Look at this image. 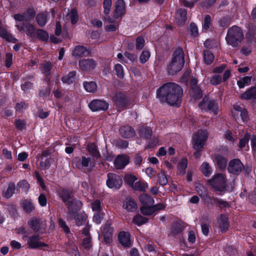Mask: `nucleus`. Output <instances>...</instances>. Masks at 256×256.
I'll return each instance as SVG.
<instances>
[{
    "instance_id": "obj_60",
    "label": "nucleus",
    "mask_w": 256,
    "mask_h": 256,
    "mask_svg": "<svg viewBox=\"0 0 256 256\" xmlns=\"http://www.w3.org/2000/svg\"><path fill=\"white\" fill-rule=\"evenodd\" d=\"M210 84L213 86H217L222 82V77L219 74H214L212 76L210 80Z\"/></svg>"
},
{
    "instance_id": "obj_48",
    "label": "nucleus",
    "mask_w": 256,
    "mask_h": 256,
    "mask_svg": "<svg viewBox=\"0 0 256 256\" xmlns=\"http://www.w3.org/2000/svg\"><path fill=\"white\" fill-rule=\"evenodd\" d=\"M114 144L119 148L125 149L128 148V142L126 140L121 138H118L114 140Z\"/></svg>"
},
{
    "instance_id": "obj_23",
    "label": "nucleus",
    "mask_w": 256,
    "mask_h": 256,
    "mask_svg": "<svg viewBox=\"0 0 256 256\" xmlns=\"http://www.w3.org/2000/svg\"><path fill=\"white\" fill-rule=\"evenodd\" d=\"M90 50L84 46L78 45L75 46L72 51V55L76 58H82L88 56Z\"/></svg>"
},
{
    "instance_id": "obj_62",
    "label": "nucleus",
    "mask_w": 256,
    "mask_h": 256,
    "mask_svg": "<svg viewBox=\"0 0 256 256\" xmlns=\"http://www.w3.org/2000/svg\"><path fill=\"white\" fill-rule=\"evenodd\" d=\"M26 121L24 120H20V118L15 120L14 124L16 128L20 130H23L26 127Z\"/></svg>"
},
{
    "instance_id": "obj_41",
    "label": "nucleus",
    "mask_w": 256,
    "mask_h": 256,
    "mask_svg": "<svg viewBox=\"0 0 256 256\" xmlns=\"http://www.w3.org/2000/svg\"><path fill=\"white\" fill-rule=\"evenodd\" d=\"M212 25L211 16L209 14L205 15L203 22H202V30L208 31Z\"/></svg>"
},
{
    "instance_id": "obj_32",
    "label": "nucleus",
    "mask_w": 256,
    "mask_h": 256,
    "mask_svg": "<svg viewBox=\"0 0 256 256\" xmlns=\"http://www.w3.org/2000/svg\"><path fill=\"white\" fill-rule=\"evenodd\" d=\"M241 98L244 100L256 99V87L252 86L242 94Z\"/></svg>"
},
{
    "instance_id": "obj_43",
    "label": "nucleus",
    "mask_w": 256,
    "mask_h": 256,
    "mask_svg": "<svg viewBox=\"0 0 256 256\" xmlns=\"http://www.w3.org/2000/svg\"><path fill=\"white\" fill-rule=\"evenodd\" d=\"M114 72L120 79H122L124 78V68L120 64H117L114 65Z\"/></svg>"
},
{
    "instance_id": "obj_17",
    "label": "nucleus",
    "mask_w": 256,
    "mask_h": 256,
    "mask_svg": "<svg viewBox=\"0 0 256 256\" xmlns=\"http://www.w3.org/2000/svg\"><path fill=\"white\" fill-rule=\"evenodd\" d=\"M86 149L89 154L93 158H100L101 156L98 150L97 144L94 142H90L88 143Z\"/></svg>"
},
{
    "instance_id": "obj_63",
    "label": "nucleus",
    "mask_w": 256,
    "mask_h": 256,
    "mask_svg": "<svg viewBox=\"0 0 256 256\" xmlns=\"http://www.w3.org/2000/svg\"><path fill=\"white\" fill-rule=\"evenodd\" d=\"M114 166L116 169L120 170L124 168L128 164V161H113Z\"/></svg>"
},
{
    "instance_id": "obj_53",
    "label": "nucleus",
    "mask_w": 256,
    "mask_h": 256,
    "mask_svg": "<svg viewBox=\"0 0 256 256\" xmlns=\"http://www.w3.org/2000/svg\"><path fill=\"white\" fill-rule=\"evenodd\" d=\"M70 22L72 24H75L77 23L78 20V16L76 9L72 8L69 14Z\"/></svg>"
},
{
    "instance_id": "obj_33",
    "label": "nucleus",
    "mask_w": 256,
    "mask_h": 256,
    "mask_svg": "<svg viewBox=\"0 0 256 256\" xmlns=\"http://www.w3.org/2000/svg\"><path fill=\"white\" fill-rule=\"evenodd\" d=\"M204 62L207 64L210 65L212 63L214 60V55L212 52L208 50H203Z\"/></svg>"
},
{
    "instance_id": "obj_59",
    "label": "nucleus",
    "mask_w": 256,
    "mask_h": 256,
    "mask_svg": "<svg viewBox=\"0 0 256 256\" xmlns=\"http://www.w3.org/2000/svg\"><path fill=\"white\" fill-rule=\"evenodd\" d=\"M147 222V219L140 214H137L133 218V222L138 226H140L145 224Z\"/></svg>"
},
{
    "instance_id": "obj_2",
    "label": "nucleus",
    "mask_w": 256,
    "mask_h": 256,
    "mask_svg": "<svg viewBox=\"0 0 256 256\" xmlns=\"http://www.w3.org/2000/svg\"><path fill=\"white\" fill-rule=\"evenodd\" d=\"M184 54L182 47L176 48L172 54V60L167 66L169 75L176 74L183 68L184 64Z\"/></svg>"
},
{
    "instance_id": "obj_58",
    "label": "nucleus",
    "mask_w": 256,
    "mask_h": 256,
    "mask_svg": "<svg viewBox=\"0 0 256 256\" xmlns=\"http://www.w3.org/2000/svg\"><path fill=\"white\" fill-rule=\"evenodd\" d=\"M158 182L162 186H164L168 183L167 178L163 171L158 174Z\"/></svg>"
},
{
    "instance_id": "obj_36",
    "label": "nucleus",
    "mask_w": 256,
    "mask_h": 256,
    "mask_svg": "<svg viewBox=\"0 0 256 256\" xmlns=\"http://www.w3.org/2000/svg\"><path fill=\"white\" fill-rule=\"evenodd\" d=\"M22 206L24 211L28 214L32 212L34 210V205L30 200H24Z\"/></svg>"
},
{
    "instance_id": "obj_7",
    "label": "nucleus",
    "mask_w": 256,
    "mask_h": 256,
    "mask_svg": "<svg viewBox=\"0 0 256 256\" xmlns=\"http://www.w3.org/2000/svg\"><path fill=\"white\" fill-rule=\"evenodd\" d=\"M208 134L206 130H200L192 138V147L195 150H202L208 139Z\"/></svg>"
},
{
    "instance_id": "obj_16",
    "label": "nucleus",
    "mask_w": 256,
    "mask_h": 256,
    "mask_svg": "<svg viewBox=\"0 0 256 256\" xmlns=\"http://www.w3.org/2000/svg\"><path fill=\"white\" fill-rule=\"evenodd\" d=\"M234 109L232 114L236 120L240 116L243 122L245 123L248 121L249 120L248 112L244 108L236 106L234 107Z\"/></svg>"
},
{
    "instance_id": "obj_51",
    "label": "nucleus",
    "mask_w": 256,
    "mask_h": 256,
    "mask_svg": "<svg viewBox=\"0 0 256 256\" xmlns=\"http://www.w3.org/2000/svg\"><path fill=\"white\" fill-rule=\"evenodd\" d=\"M201 172L206 176H209L212 170L208 164L206 162H204L201 166Z\"/></svg>"
},
{
    "instance_id": "obj_19",
    "label": "nucleus",
    "mask_w": 256,
    "mask_h": 256,
    "mask_svg": "<svg viewBox=\"0 0 256 256\" xmlns=\"http://www.w3.org/2000/svg\"><path fill=\"white\" fill-rule=\"evenodd\" d=\"M120 136L125 138H131L135 136L136 132L134 128L128 125L122 126L119 129Z\"/></svg>"
},
{
    "instance_id": "obj_11",
    "label": "nucleus",
    "mask_w": 256,
    "mask_h": 256,
    "mask_svg": "<svg viewBox=\"0 0 256 256\" xmlns=\"http://www.w3.org/2000/svg\"><path fill=\"white\" fill-rule=\"evenodd\" d=\"M28 225L33 230L42 232L45 230L46 228L45 221L35 217L28 220Z\"/></svg>"
},
{
    "instance_id": "obj_40",
    "label": "nucleus",
    "mask_w": 256,
    "mask_h": 256,
    "mask_svg": "<svg viewBox=\"0 0 256 256\" xmlns=\"http://www.w3.org/2000/svg\"><path fill=\"white\" fill-rule=\"evenodd\" d=\"M190 91L192 96L196 100H200L202 97V90L199 86L190 88Z\"/></svg>"
},
{
    "instance_id": "obj_52",
    "label": "nucleus",
    "mask_w": 256,
    "mask_h": 256,
    "mask_svg": "<svg viewBox=\"0 0 256 256\" xmlns=\"http://www.w3.org/2000/svg\"><path fill=\"white\" fill-rule=\"evenodd\" d=\"M26 20L28 22L31 21L36 16V11L34 8H28L24 12Z\"/></svg>"
},
{
    "instance_id": "obj_34",
    "label": "nucleus",
    "mask_w": 256,
    "mask_h": 256,
    "mask_svg": "<svg viewBox=\"0 0 256 256\" xmlns=\"http://www.w3.org/2000/svg\"><path fill=\"white\" fill-rule=\"evenodd\" d=\"M218 222L220 228L222 232H225L228 229L229 227V224L228 218L226 216L221 215L218 220Z\"/></svg>"
},
{
    "instance_id": "obj_3",
    "label": "nucleus",
    "mask_w": 256,
    "mask_h": 256,
    "mask_svg": "<svg viewBox=\"0 0 256 256\" xmlns=\"http://www.w3.org/2000/svg\"><path fill=\"white\" fill-rule=\"evenodd\" d=\"M244 38L243 30L242 28L233 26L228 30L226 40L228 44L233 48L238 47Z\"/></svg>"
},
{
    "instance_id": "obj_54",
    "label": "nucleus",
    "mask_w": 256,
    "mask_h": 256,
    "mask_svg": "<svg viewBox=\"0 0 256 256\" xmlns=\"http://www.w3.org/2000/svg\"><path fill=\"white\" fill-rule=\"evenodd\" d=\"M145 44V40L143 36H138L136 38V48L138 50H142Z\"/></svg>"
},
{
    "instance_id": "obj_42",
    "label": "nucleus",
    "mask_w": 256,
    "mask_h": 256,
    "mask_svg": "<svg viewBox=\"0 0 256 256\" xmlns=\"http://www.w3.org/2000/svg\"><path fill=\"white\" fill-rule=\"evenodd\" d=\"M37 38L42 42H46L48 40V33L42 30V29H37L36 32Z\"/></svg>"
},
{
    "instance_id": "obj_20",
    "label": "nucleus",
    "mask_w": 256,
    "mask_h": 256,
    "mask_svg": "<svg viewBox=\"0 0 256 256\" xmlns=\"http://www.w3.org/2000/svg\"><path fill=\"white\" fill-rule=\"evenodd\" d=\"M244 168V165L241 161H230L228 170L232 174H238Z\"/></svg>"
},
{
    "instance_id": "obj_37",
    "label": "nucleus",
    "mask_w": 256,
    "mask_h": 256,
    "mask_svg": "<svg viewBox=\"0 0 256 256\" xmlns=\"http://www.w3.org/2000/svg\"><path fill=\"white\" fill-rule=\"evenodd\" d=\"M83 86L85 90L88 92L94 93L97 89V84L96 82H84L83 83Z\"/></svg>"
},
{
    "instance_id": "obj_31",
    "label": "nucleus",
    "mask_w": 256,
    "mask_h": 256,
    "mask_svg": "<svg viewBox=\"0 0 256 256\" xmlns=\"http://www.w3.org/2000/svg\"><path fill=\"white\" fill-rule=\"evenodd\" d=\"M76 74V72L72 70L68 74L63 76L62 78V81L63 83L68 84H71L75 82V78Z\"/></svg>"
},
{
    "instance_id": "obj_24",
    "label": "nucleus",
    "mask_w": 256,
    "mask_h": 256,
    "mask_svg": "<svg viewBox=\"0 0 256 256\" xmlns=\"http://www.w3.org/2000/svg\"><path fill=\"white\" fill-rule=\"evenodd\" d=\"M140 136L145 140H150L152 134V128L147 126H142L138 128Z\"/></svg>"
},
{
    "instance_id": "obj_18",
    "label": "nucleus",
    "mask_w": 256,
    "mask_h": 256,
    "mask_svg": "<svg viewBox=\"0 0 256 256\" xmlns=\"http://www.w3.org/2000/svg\"><path fill=\"white\" fill-rule=\"evenodd\" d=\"M196 189L200 197L205 202H208L211 200L210 196L208 194V190L203 184L198 183L196 184Z\"/></svg>"
},
{
    "instance_id": "obj_49",
    "label": "nucleus",
    "mask_w": 256,
    "mask_h": 256,
    "mask_svg": "<svg viewBox=\"0 0 256 256\" xmlns=\"http://www.w3.org/2000/svg\"><path fill=\"white\" fill-rule=\"evenodd\" d=\"M140 211L144 215H150L154 212L153 205H142Z\"/></svg>"
},
{
    "instance_id": "obj_38",
    "label": "nucleus",
    "mask_w": 256,
    "mask_h": 256,
    "mask_svg": "<svg viewBox=\"0 0 256 256\" xmlns=\"http://www.w3.org/2000/svg\"><path fill=\"white\" fill-rule=\"evenodd\" d=\"M140 200L142 205H153L154 199L149 195L144 194L140 196Z\"/></svg>"
},
{
    "instance_id": "obj_4",
    "label": "nucleus",
    "mask_w": 256,
    "mask_h": 256,
    "mask_svg": "<svg viewBox=\"0 0 256 256\" xmlns=\"http://www.w3.org/2000/svg\"><path fill=\"white\" fill-rule=\"evenodd\" d=\"M112 100L119 112L126 110L131 105L130 97L126 92H116L112 97Z\"/></svg>"
},
{
    "instance_id": "obj_14",
    "label": "nucleus",
    "mask_w": 256,
    "mask_h": 256,
    "mask_svg": "<svg viewBox=\"0 0 256 256\" xmlns=\"http://www.w3.org/2000/svg\"><path fill=\"white\" fill-rule=\"evenodd\" d=\"M112 6V0H104L102 7L104 8V20L110 24H114L115 20L112 16H110Z\"/></svg>"
},
{
    "instance_id": "obj_45",
    "label": "nucleus",
    "mask_w": 256,
    "mask_h": 256,
    "mask_svg": "<svg viewBox=\"0 0 256 256\" xmlns=\"http://www.w3.org/2000/svg\"><path fill=\"white\" fill-rule=\"evenodd\" d=\"M15 188V184H10L7 189L3 192V196L6 198H10L14 192Z\"/></svg>"
},
{
    "instance_id": "obj_61",
    "label": "nucleus",
    "mask_w": 256,
    "mask_h": 256,
    "mask_svg": "<svg viewBox=\"0 0 256 256\" xmlns=\"http://www.w3.org/2000/svg\"><path fill=\"white\" fill-rule=\"evenodd\" d=\"M150 52L148 50H143L140 56V62L142 64H145L150 58Z\"/></svg>"
},
{
    "instance_id": "obj_5",
    "label": "nucleus",
    "mask_w": 256,
    "mask_h": 256,
    "mask_svg": "<svg viewBox=\"0 0 256 256\" xmlns=\"http://www.w3.org/2000/svg\"><path fill=\"white\" fill-rule=\"evenodd\" d=\"M198 107L202 111L212 112L214 115L218 113L219 106L216 100L205 96L199 103Z\"/></svg>"
},
{
    "instance_id": "obj_21",
    "label": "nucleus",
    "mask_w": 256,
    "mask_h": 256,
    "mask_svg": "<svg viewBox=\"0 0 256 256\" xmlns=\"http://www.w3.org/2000/svg\"><path fill=\"white\" fill-rule=\"evenodd\" d=\"M40 238L38 235H34L29 238L28 244L30 248H35L42 246H48V244L40 241Z\"/></svg>"
},
{
    "instance_id": "obj_46",
    "label": "nucleus",
    "mask_w": 256,
    "mask_h": 256,
    "mask_svg": "<svg viewBox=\"0 0 256 256\" xmlns=\"http://www.w3.org/2000/svg\"><path fill=\"white\" fill-rule=\"evenodd\" d=\"M250 138V135L249 133L246 132L244 136L240 140L238 146L240 149L244 148L246 145H248L249 140Z\"/></svg>"
},
{
    "instance_id": "obj_25",
    "label": "nucleus",
    "mask_w": 256,
    "mask_h": 256,
    "mask_svg": "<svg viewBox=\"0 0 256 256\" xmlns=\"http://www.w3.org/2000/svg\"><path fill=\"white\" fill-rule=\"evenodd\" d=\"M118 238L120 242L124 247H130L132 245L130 236L128 232H121L119 233Z\"/></svg>"
},
{
    "instance_id": "obj_57",
    "label": "nucleus",
    "mask_w": 256,
    "mask_h": 256,
    "mask_svg": "<svg viewBox=\"0 0 256 256\" xmlns=\"http://www.w3.org/2000/svg\"><path fill=\"white\" fill-rule=\"evenodd\" d=\"M66 250L70 254V256H80L78 248L74 244L69 246Z\"/></svg>"
},
{
    "instance_id": "obj_1",
    "label": "nucleus",
    "mask_w": 256,
    "mask_h": 256,
    "mask_svg": "<svg viewBox=\"0 0 256 256\" xmlns=\"http://www.w3.org/2000/svg\"><path fill=\"white\" fill-rule=\"evenodd\" d=\"M182 96V88L174 82L164 84L156 90V98L162 102L178 108L180 106Z\"/></svg>"
},
{
    "instance_id": "obj_9",
    "label": "nucleus",
    "mask_w": 256,
    "mask_h": 256,
    "mask_svg": "<svg viewBox=\"0 0 256 256\" xmlns=\"http://www.w3.org/2000/svg\"><path fill=\"white\" fill-rule=\"evenodd\" d=\"M126 14V6L124 0H117L114 4L112 12L114 20L122 18Z\"/></svg>"
},
{
    "instance_id": "obj_30",
    "label": "nucleus",
    "mask_w": 256,
    "mask_h": 256,
    "mask_svg": "<svg viewBox=\"0 0 256 256\" xmlns=\"http://www.w3.org/2000/svg\"><path fill=\"white\" fill-rule=\"evenodd\" d=\"M123 207L128 212H134L137 208L135 202L131 198H127L123 204Z\"/></svg>"
},
{
    "instance_id": "obj_10",
    "label": "nucleus",
    "mask_w": 256,
    "mask_h": 256,
    "mask_svg": "<svg viewBox=\"0 0 256 256\" xmlns=\"http://www.w3.org/2000/svg\"><path fill=\"white\" fill-rule=\"evenodd\" d=\"M122 184L120 176L116 174L109 173L108 174L106 184L110 188L119 189Z\"/></svg>"
},
{
    "instance_id": "obj_39",
    "label": "nucleus",
    "mask_w": 256,
    "mask_h": 256,
    "mask_svg": "<svg viewBox=\"0 0 256 256\" xmlns=\"http://www.w3.org/2000/svg\"><path fill=\"white\" fill-rule=\"evenodd\" d=\"M38 24L42 27L46 24L47 22V15L44 12L38 13L36 18Z\"/></svg>"
},
{
    "instance_id": "obj_27",
    "label": "nucleus",
    "mask_w": 256,
    "mask_h": 256,
    "mask_svg": "<svg viewBox=\"0 0 256 256\" xmlns=\"http://www.w3.org/2000/svg\"><path fill=\"white\" fill-rule=\"evenodd\" d=\"M53 64L49 60H45L40 64V70L44 75L51 76L52 74Z\"/></svg>"
},
{
    "instance_id": "obj_13",
    "label": "nucleus",
    "mask_w": 256,
    "mask_h": 256,
    "mask_svg": "<svg viewBox=\"0 0 256 256\" xmlns=\"http://www.w3.org/2000/svg\"><path fill=\"white\" fill-rule=\"evenodd\" d=\"M16 26L20 32L26 31V35L29 37L34 38L36 36L37 30L30 23L22 22L20 24H16Z\"/></svg>"
},
{
    "instance_id": "obj_56",
    "label": "nucleus",
    "mask_w": 256,
    "mask_h": 256,
    "mask_svg": "<svg viewBox=\"0 0 256 256\" xmlns=\"http://www.w3.org/2000/svg\"><path fill=\"white\" fill-rule=\"evenodd\" d=\"M124 180L125 182L132 188L136 181L138 180V178L134 176L131 174H127L125 176Z\"/></svg>"
},
{
    "instance_id": "obj_55",
    "label": "nucleus",
    "mask_w": 256,
    "mask_h": 256,
    "mask_svg": "<svg viewBox=\"0 0 256 256\" xmlns=\"http://www.w3.org/2000/svg\"><path fill=\"white\" fill-rule=\"evenodd\" d=\"M231 20L229 16H226L222 17L218 22L220 26L223 28H226L230 24Z\"/></svg>"
},
{
    "instance_id": "obj_8",
    "label": "nucleus",
    "mask_w": 256,
    "mask_h": 256,
    "mask_svg": "<svg viewBox=\"0 0 256 256\" xmlns=\"http://www.w3.org/2000/svg\"><path fill=\"white\" fill-rule=\"evenodd\" d=\"M88 108L93 112L106 111L109 107L108 103L104 100L94 99L88 104Z\"/></svg>"
},
{
    "instance_id": "obj_15",
    "label": "nucleus",
    "mask_w": 256,
    "mask_h": 256,
    "mask_svg": "<svg viewBox=\"0 0 256 256\" xmlns=\"http://www.w3.org/2000/svg\"><path fill=\"white\" fill-rule=\"evenodd\" d=\"M68 208V217L72 218L82 206V202L76 199H72L66 204Z\"/></svg>"
},
{
    "instance_id": "obj_12",
    "label": "nucleus",
    "mask_w": 256,
    "mask_h": 256,
    "mask_svg": "<svg viewBox=\"0 0 256 256\" xmlns=\"http://www.w3.org/2000/svg\"><path fill=\"white\" fill-rule=\"evenodd\" d=\"M78 66L82 72L89 73L95 68L96 64L93 59L83 58L79 60Z\"/></svg>"
},
{
    "instance_id": "obj_28",
    "label": "nucleus",
    "mask_w": 256,
    "mask_h": 256,
    "mask_svg": "<svg viewBox=\"0 0 256 256\" xmlns=\"http://www.w3.org/2000/svg\"><path fill=\"white\" fill-rule=\"evenodd\" d=\"M114 229L110 226H106L103 230V235L104 242L106 244H110L112 240V233Z\"/></svg>"
},
{
    "instance_id": "obj_44",
    "label": "nucleus",
    "mask_w": 256,
    "mask_h": 256,
    "mask_svg": "<svg viewBox=\"0 0 256 256\" xmlns=\"http://www.w3.org/2000/svg\"><path fill=\"white\" fill-rule=\"evenodd\" d=\"M73 216H74L76 224L78 226L83 224L87 219V216L84 213L78 214L76 216L74 214Z\"/></svg>"
},
{
    "instance_id": "obj_6",
    "label": "nucleus",
    "mask_w": 256,
    "mask_h": 256,
    "mask_svg": "<svg viewBox=\"0 0 256 256\" xmlns=\"http://www.w3.org/2000/svg\"><path fill=\"white\" fill-rule=\"evenodd\" d=\"M210 186L218 194L224 192L226 186V180L224 175L222 174H215L208 180Z\"/></svg>"
},
{
    "instance_id": "obj_26",
    "label": "nucleus",
    "mask_w": 256,
    "mask_h": 256,
    "mask_svg": "<svg viewBox=\"0 0 256 256\" xmlns=\"http://www.w3.org/2000/svg\"><path fill=\"white\" fill-rule=\"evenodd\" d=\"M90 228L88 226L84 229L82 234L84 235L82 240V246L84 248L88 250L92 246L91 238L89 233Z\"/></svg>"
},
{
    "instance_id": "obj_35",
    "label": "nucleus",
    "mask_w": 256,
    "mask_h": 256,
    "mask_svg": "<svg viewBox=\"0 0 256 256\" xmlns=\"http://www.w3.org/2000/svg\"><path fill=\"white\" fill-rule=\"evenodd\" d=\"M59 195L62 201L66 204L69 202V200L73 197L72 191L67 190H62L59 192Z\"/></svg>"
},
{
    "instance_id": "obj_47",
    "label": "nucleus",
    "mask_w": 256,
    "mask_h": 256,
    "mask_svg": "<svg viewBox=\"0 0 256 256\" xmlns=\"http://www.w3.org/2000/svg\"><path fill=\"white\" fill-rule=\"evenodd\" d=\"M148 187V185L146 183L138 180L136 181L132 186L134 190L140 191H143Z\"/></svg>"
},
{
    "instance_id": "obj_29",
    "label": "nucleus",
    "mask_w": 256,
    "mask_h": 256,
    "mask_svg": "<svg viewBox=\"0 0 256 256\" xmlns=\"http://www.w3.org/2000/svg\"><path fill=\"white\" fill-rule=\"evenodd\" d=\"M256 36V26L254 24L249 26L248 32L246 34V38L248 43L252 42Z\"/></svg>"
},
{
    "instance_id": "obj_50",
    "label": "nucleus",
    "mask_w": 256,
    "mask_h": 256,
    "mask_svg": "<svg viewBox=\"0 0 256 256\" xmlns=\"http://www.w3.org/2000/svg\"><path fill=\"white\" fill-rule=\"evenodd\" d=\"M190 36L194 38L199 36L198 27L194 22H192L190 24Z\"/></svg>"
},
{
    "instance_id": "obj_22",
    "label": "nucleus",
    "mask_w": 256,
    "mask_h": 256,
    "mask_svg": "<svg viewBox=\"0 0 256 256\" xmlns=\"http://www.w3.org/2000/svg\"><path fill=\"white\" fill-rule=\"evenodd\" d=\"M33 79L34 76L32 75H29L22 78V80L24 82V83L21 84L20 87L22 90H23L25 94L29 93L30 90L33 88L34 84L31 82Z\"/></svg>"
},
{
    "instance_id": "obj_64",
    "label": "nucleus",
    "mask_w": 256,
    "mask_h": 256,
    "mask_svg": "<svg viewBox=\"0 0 256 256\" xmlns=\"http://www.w3.org/2000/svg\"><path fill=\"white\" fill-rule=\"evenodd\" d=\"M12 64V53H6V55L5 66L9 68Z\"/></svg>"
}]
</instances>
